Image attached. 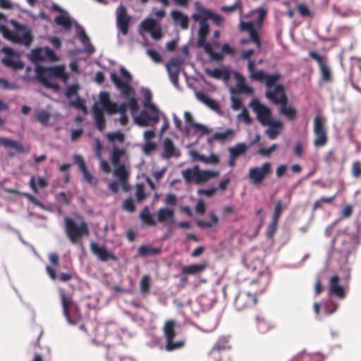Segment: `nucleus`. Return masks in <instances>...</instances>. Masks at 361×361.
Here are the masks:
<instances>
[{
	"instance_id": "nucleus-1",
	"label": "nucleus",
	"mask_w": 361,
	"mask_h": 361,
	"mask_svg": "<svg viewBox=\"0 0 361 361\" xmlns=\"http://www.w3.org/2000/svg\"><path fill=\"white\" fill-rule=\"evenodd\" d=\"M37 79L45 87L57 89L58 86L49 81L50 78H57L61 79L64 82L68 80L69 76L65 71L63 66H38L35 69Z\"/></svg>"
},
{
	"instance_id": "nucleus-2",
	"label": "nucleus",
	"mask_w": 361,
	"mask_h": 361,
	"mask_svg": "<svg viewBox=\"0 0 361 361\" xmlns=\"http://www.w3.org/2000/svg\"><path fill=\"white\" fill-rule=\"evenodd\" d=\"M59 295L63 309V314L71 324H77L82 319L80 306L72 300L71 296L67 295L64 289L59 290Z\"/></svg>"
},
{
	"instance_id": "nucleus-3",
	"label": "nucleus",
	"mask_w": 361,
	"mask_h": 361,
	"mask_svg": "<svg viewBox=\"0 0 361 361\" xmlns=\"http://www.w3.org/2000/svg\"><path fill=\"white\" fill-rule=\"evenodd\" d=\"M66 233L73 244H75L82 236L90 234L87 224L82 220L77 224L75 220L69 217L64 218Z\"/></svg>"
},
{
	"instance_id": "nucleus-4",
	"label": "nucleus",
	"mask_w": 361,
	"mask_h": 361,
	"mask_svg": "<svg viewBox=\"0 0 361 361\" xmlns=\"http://www.w3.org/2000/svg\"><path fill=\"white\" fill-rule=\"evenodd\" d=\"M177 322L174 319H168L164 322L163 326V334L166 338L165 349L168 352L179 350L185 345L184 340L174 341L176 336V328Z\"/></svg>"
},
{
	"instance_id": "nucleus-5",
	"label": "nucleus",
	"mask_w": 361,
	"mask_h": 361,
	"mask_svg": "<svg viewBox=\"0 0 361 361\" xmlns=\"http://www.w3.org/2000/svg\"><path fill=\"white\" fill-rule=\"evenodd\" d=\"M325 123L326 118L320 115L314 116L313 120V133L314 135L313 145L314 147H323L328 143L329 137Z\"/></svg>"
},
{
	"instance_id": "nucleus-6",
	"label": "nucleus",
	"mask_w": 361,
	"mask_h": 361,
	"mask_svg": "<svg viewBox=\"0 0 361 361\" xmlns=\"http://www.w3.org/2000/svg\"><path fill=\"white\" fill-rule=\"evenodd\" d=\"M151 96L146 97V101L144 103V106L149 109L152 111V115L150 116L147 111L142 110L138 116L135 118V122L140 126H148L151 121L154 123H157L159 121V110L157 106L150 103Z\"/></svg>"
},
{
	"instance_id": "nucleus-7",
	"label": "nucleus",
	"mask_w": 361,
	"mask_h": 361,
	"mask_svg": "<svg viewBox=\"0 0 361 361\" xmlns=\"http://www.w3.org/2000/svg\"><path fill=\"white\" fill-rule=\"evenodd\" d=\"M120 72L126 81L121 80L115 72H112L111 73L110 78L116 87L120 90L122 93L130 94L134 91L133 88L129 84L132 80V76L123 66L120 68Z\"/></svg>"
},
{
	"instance_id": "nucleus-8",
	"label": "nucleus",
	"mask_w": 361,
	"mask_h": 361,
	"mask_svg": "<svg viewBox=\"0 0 361 361\" xmlns=\"http://www.w3.org/2000/svg\"><path fill=\"white\" fill-rule=\"evenodd\" d=\"M257 302L255 293L248 292H240L234 301V306L238 311H243L254 307Z\"/></svg>"
},
{
	"instance_id": "nucleus-9",
	"label": "nucleus",
	"mask_w": 361,
	"mask_h": 361,
	"mask_svg": "<svg viewBox=\"0 0 361 361\" xmlns=\"http://www.w3.org/2000/svg\"><path fill=\"white\" fill-rule=\"evenodd\" d=\"M271 171V164L265 162L260 167L250 168L249 169L248 177L252 184L259 185L270 174Z\"/></svg>"
},
{
	"instance_id": "nucleus-10",
	"label": "nucleus",
	"mask_w": 361,
	"mask_h": 361,
	"mask_svg": "<svg viewBox=\"0 0 361 361\" xmlns=\"http://www.w3.org/2000/svg\"><path fill=\"white\" fill-rule=\"evenodd\" d=\"M125 154V150L114 147L111 153V163L114 167V174L118 178L124 179L126 177L125 164L121 162V157Z\"/></svg>"
},
{
	"instance_id": "nucleus-11",
	"label": "nucleus",
	"mask_w": 361,
	"mask_h": 361,
	"mask_svg": "<svg viewBox=\"0 0 361 361\" xmlns=\"http://www.w3.org/2000/svg\"><path fill=\"white\" fill-rule=\"evenodd\" d=\"M15 27L16 30L15 43L29 47L33 41L31 30L25 25H20L16 22L15 23Z\"/></svg>"
},
{
	"instance_id": "nucleus-12",
	"label": "nucleus",
	"mask_w": 361,
	"mask_h": 361,
	"mask_svg": "<svg viewBox=\"0 0 361 361\" xmlns=\"http://www.w3.org/2000/svg\"><path fill=\"white\" fill-rule=\"evenodd\" d=\"M253 110L257 114V121L263 126H267L272 118V113L269 108L261 104L257 100L252 102Z\"/></svg>"
},
{
	"instance_id": "nucleus-13",
	"label": "nucleus",
	"mask_w": 361,
	"mask_h": 361,
	"mask_svg": "<svg viewBox=\"0 0 361 361\" xmlns=\"http://www.w3.org/2000/svg\"><path fill=\"white\" fill-rule=\"evenodd\" d=\"M183 63V59L180 57H174L166 63V69L170 78V80L175 87L178 86V77Z\"/></svg>"
},
{
	"instance_id": "nucleus-14",
	"label": "nucleus",
	"mask_w": 361,
	"mask_h": 361,
	"mask_svg": "<svg viewBox=\"0 0 361 361\" xmlns=\"http://www.w3.org/2000/svg\"><path fill=\"white\" fill-rule=\"evenodd\" d=\"M130 20L126 8L123 4L119 5L116 8V25L123 35L128 33Z\"/></svg>"
},
{
	"instance_id": "nucleus-15",
	"label": "nucleus",
	"mask_w": 361,
	"mask_h": 361,
	"mask_svg": "<svg viewBox=\"0 0 361 361\" xmlns=\"http://www.w3.org/2000/svg\"><path fill=\"white\" fill-rule=\"evenodd\" d=\"M3 51L6 54V56L2 59V63L14 70H22L24 68V63L20 60L19 56L16 55L12 49L9 47H4Z\"/></svg>"
},
{
	"instance_id": "nucleus-16",
	"label": "nucleus",
	"mask_w": 361,
	"mask_h": 361,
	"mask_svg": "<svg viewBox=\"0 0 361 361\" xmlns=\"http://www.w3.org/2000/svg\"><path fill=\"white\" fill-rule=\"evenodd\" d=\"M309 56L317 62L321 73L322 80L326 82H331L332 80L331 71L327 63L324 61L323 58L317 52L314 51H310Z\"/></svg>"
},
{
	"instance_id": "nucleus-17",
	"label": "nucleus",
	"mask_w": 361,
	"mask_h": 361,
	"mask_svg": "<svg viewBox=\"0 0 361 361\" xmlns=\"http://www.w3.org/2000/svg\"><path fill=\"white\" fill-rule=\"evenodd\" d=\"M339 281L340 278L338 275L331 277L329 280V294L336 295L339 299H344L348 290V286L339 285Z\"/></svg>"
},
{
	"instance_id": "nucleus-18",
	"label": "nucleus",
	"mask_w": 361,
	"mask_h": 361,
	"mask_svg": "<svg viewBox=\"0 0 361 361\" xmlns=\"http://www.w3.org/2000/svg\"><path fill=\"white\" fill-rule=\"evenodd\" d=\"M140 27L145 31L149 32L152 38L155 39H159L162 37L161 29L157 25V21L153 18L144 20L141 23Z\"/></svg>"
},
{
	"instance_id": "nucleus-19",
	"label": "nucleus",
	"mask_w": 361,
	"mask_h": 361,
	"mask_svg": "<svg viewBox=\"0 0 361 361\" xmlns=\"http://www.w3.org/2000/svg\"><path fill=\"white\" fill-rule=\"evenodd\" d=\"M231 348L230 336H221L218 338L209 351L222 355L223 353L230 351Z\"/></svg>"
},
{
	"instance_id": "nucleus-20",
	"label": "nucleus",
	"mask_w": 361,
	"mask_h": 361,
	"mask_svg": "<svg viewBox=\"0 0 361 361\" xmlns=\"http://www.w3.org/2000/svg\"><path fill=\"white\" fill-rule=\"evenodd\" d=\"M90 249L92 253L98 257V258L102 262H107L109 259L113 261L117 260L116 256L109 252L105 247L99 246L96 243H90Z\"/></svg>"
},
{
	"instance_id": "nucleus-21",
	"label": "nucleus",
	"mask_w": 361,
	"mask_h": 361,
	"mask_svg": "<svg viewBox=\"0 0 361 361\" xmlns=\"http://www.w3.org/2000/svg\"><path fill=\"white\" fill-rule=\"evenodd\" d=\"M334 241L337 244H341L340 251L347 257L353 250V240L350 235L346 234L338 235Z\"/></svg>"
},
{
	"instance_id": "nucleus-22",
	"label": "nucleus",
	"mask_w": 361,
	"mask_h": 361,
	"mask_svg": "<svg viewBox=\"0 0 361 361\" xmlns=\"http://www.w3.org/2000/svg\"><path fill=\"white\" fill-rule=\"evenodd\" d=\"M350 0H334V10L343 18L354 15V11L350 6Z\"/></svg>"
},
{
	"instance_id": "nucleus-23",
	"label": "nucleus",
	"mask_w": 361,
	"mask_h": 361,
	"mask_svg": "<svg viewBox=\"0 0 361 361\" xmlns=\"http://www.w3.org/2000/svg\"><path fill=\"white\" fill-rule=\"evenodd\" d=\"M288 99L287 96H283L277 102H279L281 108L280 114L285 116L288 120L293 121L297 118V111L291 106H288Z\"/></svg>"
},
{
	"instance_id": "nucleus-24",
	"label": "nucleus",
	"mask_w": 361,
	"mask_h": 361,
	"mask_svg": "<svg viewBox=\"0 0 361 361\" xmlns=\"http://www.w3.org/2000/svg\"><path fill=\"white\" fill-rule=\"evenodd\" d=\"M174 215L173 209L167 207L160 208L157 213V221L160 224L168 222L169 225L171 226L175 223Z\"/></svg>"
},
{
	"instance_id": "nucleus-25",
	"label": "nucleus",
	"mask_w": 361,
	"mask_h": 361,
	"mask_svg": "<svg viewBox=\"0 0 361 361\" xmlns=\"http://www.w3.org/2000/svg\"><path fill=\"white\" fill-rule=\"evenodd\" d=\"M266 97L275 104L280 105L277 102L282 97L287 96L283 85L279 84L273 90H269L265 93Z\"/></svg>"
},
{
	"instance_id": "nucleus-26",
	"label": "nucleus",
	"mask_w": 361,
	"mask_h": 361,
	"mask_svg": "<svg viewBox=\"0 0 361 361\" xmlns=\"http://www.w3.org/2000/svg\"><path fill=\"white\" fill-rule=\"evenodd\" d=\"M267 126L269 128L265 130V134L270 140H274L281 133L283 128V123L279 120L274 119Z\"/></svg>"
},
{
	"instance_id": "nucleus-27",
	"label": "nucleus",
	"mask_w": 361,
	"mask_h": 361,
	"mask_svg": "<svg viewBox=\"0 0 361 361\" xmlns=\"http://www.w3.org/2000/svg\"><path fill=\"white\" fill-rule=\"evenodd\" d=\"M196 96L198 100L207 105L210 109L219 114H221V106L217 101L209 97L207 94L202 92H197Z\"/></svg>"
},
{
	"instance_id": "nucleus-28",
	"label": "nucleus",
	"mask_w": 361,
	"mask_h": 361,
	"mask_svg": "<svg viewBox=\"0 0 361 361\" xmlns=\"http://www.w3.org/2000/svg\"><path fill=\"white\" fill-rule=\"evenodd\" d=\"M192 18L200 23V28L198 30V35H208L209 32V25L208 20L200 11H197L192 15Z\"/></svg>"
},
{
	"instance_id": "nucleus-29",
	"label": "nucleus",
	"mask_w": 361,
	"mask_h": 361,
	"mask_svg": "<svg viewBox=\"0 0 361 361\" xmlns=\"http://www.w3.org/2000/svg\"><path fill=\"white\" fill-rule=\"evenodd\" d=\"M171 16L176 25H179L183 30H187L189 27V18L187 15L181 11L173 10L171 11Z\"/></svg>"
},
{
	"instance_id": "nucleus-30",
	"label": "nucleus",
	"mask_w": 361,
	"mask_h": 361,
	"mask_svg": "<svg viewBox=\"0 0 361 361\" xmlns=\"http://www.w3.org/2000/svg\"><path fill=\"white\" fill-rule=\"evenodd\" d=\"M92 112L95 126L99 131L102 132L106 128V119L103 110L97 104H94L92 107Z\"/></svg>"
},
{
	"instance_id": "nucleus-31",
	"label": "nucleus",
	"mask_w": 361,
	"mask_h": 361,
	"mask_svg": "<svg viewBox=\"0 0 361 361\" xmlns=\"http://www.w3.org/2000/svg\"><path fill=\"white\" fill-rule=\"evenodd\" d=\"M46 271L50 279L54 281L58 279L61 282H68L73 277L72 272L60 273L57 276L54 269L50 266L46 267Z\"/></svg>"
},
{
	"instance_id": "nucleus-32",
	"label": "nucleus",
	"mask_w": 361,
	"mask_h": 361,
	"mask_svg": "<svg viewBox=\"0 0 361 361\" xmlns=\"http://www.w3.org/2000/svg\"><path fill=\"white\" fill-rule=\"evenodd\" d=\"M206 268V263L194 264L183 267L181 269V273L183 274L195 275L203 272Z\"/></svg>"
},
{
	"instance_id": "nucleus-33",
	"label": "nucleus",
	"mask_w": 361,
	"mask_h": 361,
	"mask_svg": "<svg viewBox=\"0 0 361 361\" xmlns=\"http://www.w3.org/2000/svg\"><path fill=\"white\" fill-rule=\"evenodd\" d=\"M219 175V171H209V170H205V171H201L200 169V167L198 166L197 170V178L196 180V184H201L204 182H206L209 180V179L212 178H216Z\"/></svg>"
},
{
	"instance_id": "nucleus-34",
	"label": "nucleus",
	"mask_w": 361,
	"mask_h": 361,
	"mask_svg": "<svg viewBox=\"0 0 361 361\" xmlns=\"http://www.w3.org/2000/svg\"><path fill=\"white\" fill-rule=\"evenodd\" d=\"M0 145L5 147H11L15 149L18 152H25L23 145L17 140H13L4 137H0Z\"/></svg>"
},
{
	"instance_id": "nucleus-35",
	"label": "nucleus",
	"mask_w": 361,
	"mask_h": 361,
	"mask_svg": "<svg viewBox=\"0 0 361 361\" xmlns=\"http://www.w3.org/2000/svg\"><path fill=\"white\" fill-rule=\"evenodd\" d=\"M140 219L143 224L149 226H155L157 224V221L154 219V216L150 214L147 206L145 207L140 213Z\"/></svg>"
},
{
	"instance_id": "nucleus-36",
	"label": "nucleus",
	"mask_w": 361,
	"mask_h": 361,
	"mask_svg": "<svg viewBox=\"0 0 361 361\" xmlns=\"http://www.w3.org/2000/svg\"><path fill=\"white\" fill-rule=\"evenodd\" d=\"M196 9L197 11H200L202 13L207 20H212L217 25H221L224 22V18L220 15L216 14L207 8L197 7Z\"/></svg>"
},
{
	"instance_id": "nucleus-37",
	"label": "nucleus",
	"mask_w": 361,
	"mask_h": 361,
	"mask_svg": "<svg viewBox=\"0 0 361 361\" xmlns=\"http://www.w3.org/2000/svg\"><path fill=\"white\" fill-rule=\"evenodd\" d=\"M163 157L170 159L176 155V149L170 138H166L164 141Z\"/></svg>"
},
{
	"instance_id": "nucleus-38",
	"label": "nucleus",
	"mask_w": 361,
	"mask_h": 361,
	"mask_svg": "<svg viewBox=\"0 0 361 361\" xmlns=\"http://www.w3.org/2000/svg\"><path fill=\"white\" fill-rule=\"evenodd\" d=\"M198 165L194 166L192 168H188L185 170H183L181 173L186 183H190L194 182L196 183L197 178Z\"/></svg>"
},
{
	"instance_id": "nucleus-39",
	"label": "nucleus",
	"mask_w": 361,
	"mask_h": 361,
	"mask_svg": "<svg viewBox=\"0 0 361 361\" xmlns=\"http://www.w3.org/2000/svg\"><path fill=\"white\" fill-rule=\"evenodd\" d=\"M250 146L243 142L236 144L234 147L228 148L229 155L238 159L242 154H244Z\"/></svg>"
},
{
	"instance_id": "nucleus-40",
	"label": "nucleus",
	"mask_w": 361,
	"mask_h": 361,
	"mask_svg": "<svg viewBox=\"0 0 361 361\" xmlns=\"http://www.w3.org/2000/svg\"><path fill=\"white\" fill-rule=\"evenodd\" d=\"M235 132L231 128L226 129L224 132H216L212 135V139L217 141L225 142L234 136Z\"/></svg>"
},
{
	"instance_id": "nucleus-41",
	"label": "nucleus",
	"mask_w": 361,
	"mask_h": 361,
	"mask_svg": "<svg viewBox=\"0 0 361 361\" xmlns=\"http://www.w3.org/2000/svg\"><path fill=\"white\" fill-rule=\"evenodd\" d=\"M137 252L141 256H147L149 255H157L161 252V249L143 245L139 247Z\"/></svg>"
},
{
	"instance_id": "nucleus-42",
	"label": "nucleus",
	"mask_w": 361,
	"mask_h": 361,
	"mask_svg": "<svg viewBox=\"0 0 361 361\" xmlns=\"http://www.w3.org/2000/svg\"><path fill=\"white\" fill-rule=\"evenodd\" d=\"M209 75L214 78H222L224 80H228L231 78V73L228 69H221L219 68H214L212 71L209 73Z\"/></svg>"
},
{
	"instance_id": "nucleus-43",
	"label": "nucleus",
	"mask_w": 361,
	"mask_h": 361,
	"mask_svg": "<svg viewBox=\"0 0 361 361\" xmlns=\"http://www.w3.org/2000/svg\"><path fill=\"white\" fill-rule=\"evenodd\" d=\"M212 222L204 221L202 220H197L196 224L200 228H212L214 225H216L219 222V218L214 212L209 214Z\"/></svg>"
},
{
	"instance_id": "nucleus-44",
	"label": "nucleus",
	"mask_w": 361,
	"mask_h": 361,
	"mask_svg": "<svg viewBox=\"0 0 361 361\" xmlns=\"http://www.w3.org/2000/svg\"><path fill=\"white\" fill-rule=\"evenodd\" d=\"M235 77L238 81L237 85L240 92L251 93L252 92V88L245 85V79L242 75L238 73H235Z\"/></svg>"
},
{
	"instance_id": "nucleus-45",
	"label": "nucleus",
	"mask_w": 361,
	"mask_h": 361,
	"mask_svg": "<svg viewBox=\"0 0 361 361\" xmlns=\"http://www.w3.org/2000/svg\"><path fill=\"white\" fill-rule=\"evenodd\" d=\"M54 22L59 25L62 26L65 30H70L72 27V23L71 20L64 16H58L54 18Z\"/></svg>"
},
{
	"instance_id": "nucleus-46",
	"label": "nucleus",
	"mask_w": 361,
	"mask_h": 361,
	"mask_svg": "<svg viewBox=\"0 0 361 361\" xmlns=\"http://www.w3.org/2000/svg\"><path fill=\"white\" fill-rule=\"evenodd\" d=\"M287 208V205L283 204L281 200H278L275 203L273 219L279 220L283 212Z\"/></svg>"
},
{
	"instance_id": "nucleus-47",
	"label": "nucleus",
	"mask_w": 361,
	"mask_h": 361,
	"mask_svg": "<svg viewBox=\"0 0 361 361\" xmlns=\"http://www.w3.org/2000/svg\"><path fill=\"white\" fill-rule=\"evenodd\" d=\"M281 78V75L279 73H274V74H272V75H269L267 74V77H266V80H265V83H266V86L270 90L271 88H272L275 84Z\"/></svg>"
},
{
	"instance_id": "nucleus-48",
	"label": "nucleus",
	"mask_w": 361,
	"mask_h": 361,
	"mask_svg": "<svg viewBox=\"0 0 361 361\" xmlns=\"http://www.w3.org/2000/svg\"><path fill=\"white\" fill-rule=\"evenodd\" d=\"M237 10H239L240 12L242 13L243 7L242 3L240 0H238L235 4H233L231 6H224L221 8V11L226 13H233Z\"/></svg>"
},
{
	"instance_id": "nucleus-49",
	"label": "nucleus",
	"mask_w": 361,
	"mask_h": 361,
	"mask_svg": "<svg viewBox=\"0 0 361 361\" xmlns=\"http://www.w3.org/2000/svg\"><path fill=\"white\" fill-rule=\"evenodd\" d=\"M36 120L43 126H47L50 120V114L46 111H39L35 116Z\"/></svg>"
},
{
	"instance_id": "nucleus-50",
	"label": "nucleus",
	"mask_w": 361,
	"mask_h": 361,
	"mask_svg": "<svg viewBox=\"0 0 361 361\" xmlns=\"http://www.w3.org/2000/svg\"><path fill=\"white\" fill-rule=\"evenodd\" d=\"M140 291L143 294H147L150 290V280L148 275L142 276L140 283Z\"/></svg>"
},
{
	"instance_id": "nucleus-51",
	"label": "nucleus",
	"mask_w": 361,
	"mask_h": 361,
	"mask_svg": "<svg viewBox=\"0 0 361 361\" xmlns=\"http://www.w3.org/2000/svg\"><path fill=\"white\" fill-rule=\"evenodd\" d=\"M207 35H198L197 45L199 47H203L205 52L212 51V46L207 42Z\"/></svg>"
},
{
	"instance_id": "nucleus-52",
	"label": "nucleus",
	"mask_w": 361,
	"mask_h": 361,
	"mask_svg": "<svg viewBox=\"0 0 361 361\" xmlns=\"http://www.w3.org/2000/svg\"><path fill=\"white\" fill-rule=\"evenodd\" d=\"M43 50L42 48L34 49L31 51L30 57L34 62H41L44 60V56L42 54Z\"/></svg>"
},
{
	"instance_id": "nucleus-53",
	"label": "nucleus",
	"mask_w": 361,
	"mask_h": 361,
	"mask_svg": "<svg viewBox=\"0 0 361 361\" xmlns=\"http://www.w3.org/2000/svg\"><path fill=\"white\" fill-rule=\"evenodd\" d=\"M135 197L137 202H142L145 199L146 194L143 183H138L136 185Z\"/></svg>"
},
{
	"instance_id": "nucleus-54",
	"label": "nucleus",
	"mask_w": 361,
	"mask_h": 361,
	"mask_svg": "<svg viewBox=\"0 0 361 361\" xmlns=\"http://www.w3.org/2000/svg\"><path fill=\"white\" fill-rule=\"evenodd\" d=\"M257 328L260 333H265L269 329V324L264 318L256 317Z\"/></svg>"
},
{
	"instance_id": "nucleus-55",
	"label": "nucleus",
	"mask_w": 361,
	"mask_h": 361,
	"mask_svg": "<svg viewBox=\"0 0 361 361\" xmlns=\"http://www.w3.org/2000/svg\"><path fill=\"white\" fill-rule=\"evenodd\" d=\"M279 220L273 219H271V222L267 226V236L269 238H271L277 230V225H278Z\"/></svg>"
},
{
	"instance_id": "nucleus-56",
	"label": "nucleus",
	"mask_w": 361,
	"mask_h": 361,
	"mask_svg": "<svg viewBox=\"0 0 361 361\" xmlns=\"http://www.w3.org/2000/svg\"><path fill=\"white\" fill-rule=\"evenodd\" d=\"M0 30L5 38L15 43L16 31L11 30L6 26H1Z\"/></svg>"
},
{
	"instance_id": "nucleus-57",
	"label": "nucleus",
	"mask_w": 361,
	"mask_h": 361,
	"mask_svg": "<svg viewBox=\"0 0 361 361\" xmlns=\"http://www.w3.org/2000/svg\"><path fill=\"white\" fill-rule=\"evenodd\" d=\"M84 179L91 185L96 186L98 184V180L86 169L82 171Z\"/></svg>"
},
{
	"instance_id": "nucleus-58",
	"label": "nucleus",
	"mask_w": 361,
	"mask_h": 361,
	"mask_svg": "<svg viewBox=\"0 0 361 361\" xmlns=\"http://www.w3.org/2000/svg\"><path fill=\"white\" fill-rule=\"evenodd\" d=\"M107 137L110 142L118 140L119 142L123 143L125 140V135L121 132L110 133Z\"/></svg>"
},
{
	"instance_id": "nucleus-59",
	"label": "nucleus",
	"mask_w": 361,
	"mask_h": 361,
	"mask_svg": "<svg viewBox=\"0 0 361 361\" xmlns=\"http://www.w3.org/2000/svg\"><path fill=\"white\" fill-rule=\"evenodd\" d=\"M267 74L268 73H266L263 70H259L257 72H255V73H252V74H250V77L251 79H252L254 80H257V81H259V82H262L265 81Z\"/></svg>"
},
{
	"instance_id": "nucleus-60",
	"label": "nucleus",
	"mask_w": 361,
	"mask_h": 361,
	"mask_svg": "<svg viewBox=\"0 0 361 361\" xmlns=\"http://www.w3.org/2000/svg\"><path fill=\"white\" fill-rule=\"evenodd\" d=\"M127 104L129 106V108L133 114L136 113L140 109L137 101L136 98L134 97H129L128 98V104Z\"/></svg>"
},
{
	"instance_id": "nucleus-61",
	"label": "nucleus",
	"mask_w": 361,
	"mask_h": 361,
	"mask_svg": "<svg viewBox=\"0 0 361 361\" xmlns=\"http://www.w3.org/2000/svg\"><path fill=\"white\" fill-rule=\"evenodd\" d=\"M79 86L78 85H72L67 87L65 95L67 98L73 96H78Z\"/></svg>"
},
{
	"instance_id": "nucleus-62",
	"label": "nucleus",
	"mask_w": 361,
	"mask_h": 361,
	"mask_svg": "<svg viewBox=\"0 0 361 361\" xmlns=\"http://www.w3.org/2000/svg\"><path fill=\"white\" fill-rule=\"evenodd\" d=\"M249 37L250 39L256 44L257 48L259 49L261 47V41L256 28L249 32Z\"/></svg>"
},
{
	"instance_id": "nucleus-63",
	"label": "nucleus",
	"mask_w": 361,
	"mask_h": 361,
	"mask_svg": "<svg viewBox=\"0 0 361 361\" xmlns=\"http://www.w3.org/2000/svg\"><path fill=\"white\" fill-rule=\"evenodd\" d=\"M102 110H104L107 114L111 115L117 113V104L115 102H110L102 107Z\"/></svg>"
},
{
	"instance_id": "nucleus-64",
	"label": "nucleus",
	"mask_w": 361,
	"mask_h": 361,
	"mask_svg": "<svg viewBox=\"0 0 361 361\" xmlns=\"http://www.w3.org/2000/svg\"><path fill=\"white\" fill-rule=\"evenodd\" d=\"M352 175L355 178H359L361 176V163L358 161H354L352 166Z\"/></svg>"
}]
</instances>
